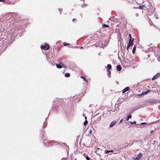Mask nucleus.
I'll return each mask as SVG.
<instances>
[{"instance_id": "obj_7", "label": "nucleus", "mask_w": 160, "mask_h": 160, "mask_svg": "<svg viewBox=\"0 0 160 160\" xmlns=\"http://www.w3.org/2000/svg\"><path fill=\"white\" fill-rule=\"evenodd\" d=\"M117 70L118 71H120L122 69V68L120 65H118L116 67Z\"/></svg>"}, {"instance_id": "obj_21", "label": "nucleus", "mask_w": 160, "mask_h": 160, "mask_svg": "<svg viewBox=\"0 0 160 160\" xmlns=\"http://www.w3.org/2000/svg\"><path fill=\"white\" fill-rule=\"evenodd\" d=\"M88 123V122L87 120H86L84 122L83 124L84 125H86Z\"/></svg>"}, {"instance_id": "obj_27", "label": "nucleus", "mask_w": 160, "mask_h": 160, "mask_svg": "<svg viewBox=\"0 0 160 160\" xmlns=\"http://www.w3.org/2000/svg\"><path fill=\"white\" fill-rule=\"evenodd\" d=\"M63 45H64V46H66V45H68V44H67V43H65V42H63Z\"/></svg>"}, {"instance_id": "obj_30", "label": "nucleus", "mask_w": 160, "mask_h": 160, "mask_svg": "<svg viewBox=\"0 0 160 160\" xmlns=\"http://www.w3.org/2000/svg\"><path fill=\"white\" fill-rule=\"evenodd\" d=\"M122 120H123V119H122V120H121L120 121V122L121 123V122H122Z\"/></svg>"}, {"instance_id": "obj_26", "label": "nucleus", "mask_w": 160, "mask_h": 160, "mask_svg": "<svg viewBox=\"0 0 160 160\" xmlns=\"http://www.w3.org/2000/svg\"><path fill=\"white\" fill-rule=\"evenodd\" d=\"M129 37L130 39H132V37H131V34H129Z\"/></svg>"}, {"instance_id": "obj_5", "label": "nucleus", "mask_w": 160, "mask_h": 160, "mask_svg": "<svg viewBox=\"0 0 160 160\" xmlns=\"http://www.w3.org/2000/svg\"><path fill=\"white\" fill-rule=\"evenodd\" d=\"M159 74H157L154 76H153V78H152V80H155L157 78L159 77Z\"/></svg>"}, {"instance_id": "obj_3", "label": "nucleus", "mask_w": 160, "mask_h": 160, "mask_svg": "<svg viewBox=\"0 0 160 160\" xmlns=\"http://www.w3.org/2000/svg\"><path fill=\"white\" fill-rule=\"evenodd\" d=\"M133 39H129L128 45L130 46H132L133 45Z\"/></svg>"}, {"instance_id": "obj_12", "label": "nucleus", "mask_w": 160, "mask_h": 160, "mask_svg": "<svg viewBox=\"0 0 160 160\" xmlns=\"http://www.w3.org/2000/svg\"><path fill=\"white\" fill-rule=\"evenodd\" d=\"M56 67L58 68H62V66L60 64H57L56 65Z\"/></svg>"}, {"instance_id": "obj_20", "label": "nucleus", "mask_w": 160, "mask_h": 160, "mask_svg": "<svg viewBox=\"0 0 160 160\" xmlns=\"http://www.w3.org/2000/svg\"><path fill=\"white\" fill-rule=\"evenodd\" d=\"M86 6V5L85 3H84V4H82V5H81V7L82 8H85Z\"/></svg>"}, {"instance_id": "obj_10", "label": "nucleus", "mask_w": 160, "mask_h": 160, "mask_svg": "<svg viewBox=\"0 0 160 160\" xmlns=\"http://www.w3.org/2000/svg\"><path fill=\"white\" fill-rule=\"evenodd\" d=\"M59 64H60L61 66H62V67H63L64 68H66L67 67L64 65L62 62H59Z\"/></svg>"}, {"instance_id": "obj_13", "label": "nucleus", "mask_w": 160, "mask_h": 160, "mask_svg": "<svg viewBox=\"0 0 160 160\" xmlns=\"http://www.w3.org/2000/svg\"><path fill=\"white\" fill-rule=\"evenodd\" d=\"M136 50V47L135 45L133 48L132 51V53L133 54L135 53Z\"/></svg>"}, {"instance_id": "obj_11", "label": "nucleus", "mask_w": 160, "mask_h": 160, "mask_svg": "<svg viewBox=\"0 0 160 160\" xmlns=\"http://www.w3.org/2000/svg\"><path fill=\"white\" fill-rule=\"evenodd\" d=\"M107 67L108 70H110L112 68V66L110 64L107 65Z\"/></svg>"}, {"instance_id": "obj_17", "label": "nucleus", "mask_w": 160, "mask_h": 160, "mask_svg": "<svg viewBox=\"0 0 160 160\" xmlns=\"http://www.w3.org/2000/svg\"><path fill=\"white\" fill-rule=\"evenodd\" d=\"M70 76V74L69 73H65V76L66 77H69Z\"/></svg>"}, {"instance_id": "obj_9", "label": "nucleus", "mask_w": 160, "mask_h": 160, "mask_svg": "<svg viewBox=\"0 0 160 160\" xmlns=\"http://www.w3.org/2000/svg\"><path fill=\"white\" fill-rule=\"evenodd\" d=\"M145 6L144 5H142L141 6H139L138 8L140 9H144L145 8Z\"/></svg>"}, {"instance_id": "obj_19", "label": "nucleus", "mask_w": 160, "mask_h": 160, "mask_svg": "<svg viewBox=\"0 0 160 160\" xmlns=\"http://www.w3.org/2000/svg\"><path fill=\"white\" fill-rule=\"evenodd\" d=\"M80 78H82L86 82H87V79L83 76H81Z\"/></svg>"}, {"instance_id": "obj_23", "label": "nucleus", "mask_w": 160, "mask_h": 160, "mask_svg": "<svg viewBox=\"0 0 160 160\" xmlns=\"http://www.w3.org/2000/svg\"><path fill=\"white\" fill-rule=\"evenodd\" d=\"M130 122L131 124H136V121H134V122Z\"/></svg>"}, {"instance_id": "obj_18", "label": "nucleus", "mask_w": 160, "mask_h": 160, "mask_svg": "<svg viewBox=\"0 0 160 160\" xmlns=\"http://www.w3.org/2000/svg\"><path fill=\"white\" fill-rule=\"evenodd\" d=\"M112 151H113L112 150H111L110 151H108V150H106L105 151V152L106 153H108L109 152H112Z\"/></svg>"}, {"instance_id": "obj_24", "label": "nucleus", "mask_w": 160, "mask_h": 160, "mask_svg": "<svg viewBox=\"0 0 160 160\" xmlns=\"http://www.w3.org/2000/svg\"><path fill=\"white\" fill-rule=\"evenodd\" d=\"M130 46H129V45H128V46L127 47L126 49L127 50H128L129 49V48Z\"/></svg>"}, {"instance_id": "obj_22", "label": "nucleus", "mask_w": 160, "mask_h": 160, "mask_svg": "<svg viewBox=\"0 0 160 160\" xmlns=\"http://www.w3.org/2000/svg\"><path fill=\"white\" fill-rule=\"evenodd\" d=\"M102 26H104L105 27H109V26L108 25H107L106 24H103L102 25Z\"/></svg>"}, {"instance_id": "obj_4", "label": "nucleus", "mask_w": 160, "mask_h": 160, "mask_svg": "<svg viewBox=\"0 0 160 160\" xmlns=\"http://www.w3.org/2000/svg\"><path fill=\"white\" fill-rule=\"evenodd\" d=\"M151 92V91L150 90H147L146 91H144L142 92V93L141 94H139L138 95L139 96H141L142 95H146L148 93Z\"/></svg>"}, {"instance_id": "obj_28", "label": "nucleus", "mask_w": 160, "mask_h": 160, "mask_svg": "<svg viewBox=\"0 0 160 160\" xmlns=\"http://www.w3.org/2000/svg\"><path fill=\"white\" fill-rule=\"evenodd\" d=\"M147 123L146 122H142L140 123L141 124L143 125L144 124H146Z\"/></svg>"}, {"instance_id": "obj_15", "label": "nucleus", "mask_w": 160, "mask_h": 160, "mask_svg": "<svg viewBox=\"0 0 160 160\" xmlns=\"http://www.w3.org/2000/svg\"><path fill=\"white\" fill-rule=\"evenodd\" d=\"M132 118V116L131 115H129L128 117L127 118V119H126V121H128V120L130 119V118Z\"/></svg>"}, {"instance_id": "obj_25", "label": "nucleus", "mask_w": 160, "mask_h": 160, "mask_svg": "<svg viewBox=\"0 0 160 160\" xmlns=\"http://www.w3.org/2000/svg\"><path fill=\"white\" fill-rule=\"evenodd\" d=\"M76 20H77V19H76L74 18V19H72V21L73 22H76Z\"/></svg>"}, {"instance_id": "obj_31", "label": "nucleus", "mask_w": 160, "mask_h": 160, "mask_svg": "<svg viewBox=\"0 0 160 160\" xmlns=\"http://www.w3.org/2000/svg\"><path fill=\"white\" fill-rule=\"evenodd\" d=\"M85 119L86 120V119H87V117H85Z\"/></svg>"}, {"instance_id": "obj_6", "label": "nucleus", "mask_w": 160, "mask_h": 160, "mask_svg": "<svg viewBox=\"0 0 160 160\" xmlns=\"http://www.w3.org/2000/svg\"><path fill=\"white\" fill-rule=\"evenodd\" d=\"M130 89V88L129 87H127L126 88H125L123 90L122 92V93H124L128 91Z\"/></svg>"}, {"instance_id": "obj_8", "label": "nucleus", "mask_w": 160, "mask_h": 160, "mask_svg": "<svg viewBox=\"0 0 160 160\" xmlns=\"http://www.w3.org/2000/svg\"><path fill=\"white\" fill-rule=\"evenodd\" d=\"M116 122L115 121H112L110 125V127H112L116 123Z\"/></svg>"}, {"instance_id": "obj_16", "label": "nucleus", "mask_w": 160, "mask_h": 160, "mask_svg": "<svg viewBox=\"0 0 160 160\" xmlns=\"http://www.w3.org/2000/svg\"><path fill=\"white\" fill-rule=\"evenodd\" d=\"M111 73V71L109 70H108L107 71V74L108 75L109 77L110 78L111 77V75H110Z\"/></svg>"}, {"instance_id": "obj_2", "label": "nucleus", "mask_w": 160, "mask_h": 160, "mask_svg": "<svg viewBox=\"0 0 160 160\" xmlns=\"http://www.w3.org/2000/svg\"><path fill=\"white\" fill-rule=\"evenodd\" d=\"M49 46L48 44H45L44 45H42L41 48L42 49L47 50L49 48Z\"/></svg>"}, {"instance_id": "obj_32", "label": "nucleus", "mask_w": 160, "mask_h": 160, "mask_svg": "<svg viewBox=\"0 0 160 160\" xmlns=\"http://www.w3.org/2000/svg\"><path fill=\"white\" fill-rule=\"evenodd\" d=\"M159 58H160V56H159Z\"/></svg>"}, {"instance_id": "obj_14", "label": "nucleus", "mask_w": 160, "mask_h": 160, "mask_svg": "<svg viewBox=\"0 0 160 160\" xmlns=\"http://www.w3.org/2000/svg\"><path fill=\"white\" fill-rule=\"evenodd\" d=\"M83 155L85 156L87 160H90V159L88 156L85 153H84Z\"/></svg>"}, {"instance_id": "obj_29", "label": "nucleus", "mask_w": 160, "mask_h": 160, "mask_svg": "<svg viewBox=\"0 0 160 160\" xmlns=\"http://www.w3.org/2000/svg\"><path fill=\"white\" fill-rule=\"evenodd\" d=\"M5 1V0H0V2H4Z\"/></svg>"}, {"instance_id": "obj_1", "label": "nucleus", "mask_w": 160, "mask_h": 160, "mask_svg": "<svg viewBox=\"0 0 160 160\" xmlns=\"http://www.w3.org/2000/svg\"><path fill=\"white\" fill-rule=\"evenodd\" d=\"M142 156V154L141 153H139L136 156V157H133L132 158L133 160H139L141 158Z\"/></svg>"}]
</instances>
